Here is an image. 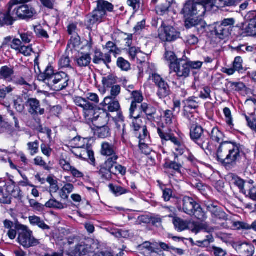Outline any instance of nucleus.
<instances>
[{
    "mask_svg": "<svg viewBox=\"0 0 256 256\" xmlns=\"http://www.w3.org/2000/svg\"><path fill=\"white\" fill-rule=\"evenodd\" d=\"M210 136L212 140L220 143L216 151L218 162L226 166L232 164L240 158V150L234 143L224 141V134L218 127H214Z\"/></svg>",
    "mask_w": 256,
    "mask_h": 256,
    "instance_id": "obj_1",
    "label": "nucleus"
},
{
    "mask_svg": "<svg viewBox=\"0 0 256 256\" xmlns=\"http://www.w3.org/2000/svg\"><path fill=\"white\" fill-rule=\"evenodd\" d=\"M206 12V8L200 0V2L188 1L186 3L181 13L185 18V26L187 28H194L198 34L205 31L206 24L202 19H198L195 16H202Z\"/></svg>",
    "mask_w": 256,
    "mask_h": 256,
    "instance_id": "obj_2",
    "label": "nucleus"
},
{
    "mask_svg": "<svg viewBox=\"0 0 256 256\" xmlns=\"http://www.w3.org/2000/svg\"><path fill=\"white\" fill-rule=\"evenodd\" d=\"M28 2L29 0H11L12 6L8 8V12L5 13L8 26L12 25L18 18L29 19L36 14L34 8L25 4Z\"/></svg>",
    "mask_w": 256,
    "mask_h": 256,
    "instance_id": "obj_3",
    "label": "nucleus"
},
{
    "mask_svg": "<svg viewBox=\"0 0 256 256\" xmlns=\"http://www.w3.org/2000/svg\"><path fill=\"white\" fill-rule=\"evenodd\" d=\"M38 78L40 80L43 81L56 91L65 89L70 80L68 76L65 72L54 73L52 66H48L44 72L40 74Z\"/></svg>",
    "mask_w": 256,
    "mask_h": 256,
    "instance_id": "obj_4",
    "label": "nucleus"
},
{
    "mask_svg": "<svg viewBox=\"0 0 256 256\" xmlns=\"http://www.w3.org/2000/svg\"><path fill=\"white\" fill-rule=\"evenodd\" d=\"M204 130L200 125L190 127V138L208 154H211L214 150L210 144L208 138L204 135Z\"/></svg>",
    "mask_w": 256,
    "mask_h": 256,
    "instance_id": "obj_5",
    "label": "nucleus"
},
{
    "mask_svg": "<svg viewBox=\"0 0 256 256\" xmlns=\"http://www.w3.org/2000/svg\"><path fill=\"white\" fill-rule=\"evenodd\" d=\"M182 202L183 212L190 216H194L202 221L206 220V216L205 212L201 206L192 198L184 196L182 198Z\"/></svg>",
    "mask_w": 256,
    "mask_h": 256,
    "instance_id": "obj_6",
    "label": "nucleus"
},
{
    "mask_svg": "<svg viewBox=\"0 0 256 256\" xmlns=\"http://www.w3.org/2000/svg\"><path fill=\"white\" fill-rule=\"evenodd\" d=\"M113 9L114 6L112 4L103 0H98L96 8L87 16L88 23L90 25H93L96 22H102L106 15V11L111 12Z\"/></svg>",
    "mask_w": 256,
    "mask_h": 256,
    "instance_id": "obj_7",
    "label": "nucleus"
},
{
    "mask_svg": "<svg viewBox=\"0 0 256 256\" xmlns=\"http://www.w3.org/2000/svg\"><path fill=\"white\" fill-rule=\"evenodd\" d=\"M87 100L78 96L74 98L75 104L82 108L85 113H93L97 108L96 104L99 102L98 96L94 93H88L87 94Z\"/></svg>",
    "mask_w": 256,
    "mask_h": 256,
    "instance_id": "obj_8",
    "label": "nucleus"
},
{
    "mask_svg": "<svg viewBox=\"0 0 256 256\" xmlns=\"http://www.w3.org/2000/svg\"><path fill=\"white\" fill-rule=\"evenodd\" d=\"M20 228L22 232L18 234V240L24 248H28L40 244L39 240L32 236V232L28 230L26 226L20 225Z\"/></svg>",
    "mask_w": 256,
    "mask_h": 256,
    "instance_id": "obj_9",
    "label": "nucleus"
},
{
    "mask_svg": "<svg viewBox=\"0 0 256 256\" xmlns=\"http://www.w3.org/2000/svg\"><path fill=\"white\" fill-rule=\"evenodd\" d=\"M170 70H174L178 78L185 79L189 76L190 70L188 64V59H179L176 62L170 66Z\"/></svg>",
    "mask_w": 256,
    "mask_h": 256,
    "instance_id": "obj_10",
    "label": "nucleus"
},
{
    "mask_svg": "<svg viewBox=\"0 0 256 256\" xmlns=\"http://www.w3.org/2000/svg\"><path fill=\"white\" fill-rule=\"evenodd\" d=\"M152 80L158 87L157 94L160 98H163L170 94V90L168 84L160 76L156 74L152 76Z\"/></svg>",
    "mask_w": 256,
    "mask_h": 256,
    "instance_id": "obj_11",
    "label": "nucleus"
},
{
    "mask_svg": "<svg viewBox=\"0 0 256 256\" xmlns=\"http://www.w3.org/2000/svg\"><path fill=\"white\" fill-rule=\"evenodd\" d=\"M232 246L242 256H252L254 252V245L246 242H234Z\"/></svg>",
    "mask_w": 256,
    "mask_h": 256,
    "instance_id": "obj_12",
    "label": "nucleus"
},
{
    "mask_svg": "<svg viewBox=\"0 0 256 256\" xmlns=\"http://www.w3.org/2000/svg\"><path fill=\"white\" fill-rule=\"evenodd\" d=\"M180 32L172 26H164L163 30L159 34L160 40L164 42H172L178 39Z\"/></svg>",
    "mask_w": 256,
    "mask_h": 256,
    "instance_id": "obj_13",
    "label": "nucleus"
},
{
    "mask_svg": "<svg viewBox=\"0 0 256 256\" xmlns=\"http://www.w3.org/2000/svg\"><path fill=\"white\" fill-rule=\"evenodd\" d=\"M29 108L28 112L32 115H42L44 112V108H40V102L35 98H29L26 103Z\"/></svg>",
    "mask_w": 256,
    "mask_h": 256,
    "instance_id": "obj_14",
    "label": "nucleus"
},
{
    "mask_svg": "<svg viewBox=\"0 0 256 256\" xmlns=\"http://www.w3.org/2000/svg\"><path fill=\"white\" fill-rule=\"evenodd\" d=\"M92 114L93 117L92 120L94 128H98L106 125H108V118L107 114L103 112L100 114H98V112H94L93 113H88V114Z\"/></svg>",
    "mask_w": 256,
    "mask_h": 256,
    "instance_id": "obj_15",
    "label": "nucleus"
},
{
    "mask_svg": "<svg viewBox=\"0 0 256 256\" xmlns=\"http://www.w3.org/2000/svg\"><path fill=\"white\" fill-rule=\"evenodd\" d=\"M60 164L64 171L70 172L74 178H80L84 176L82 172L72 166L70 162L66 160L60 159Z\"/></svg>",
    "mask_w": 256,
    "mask_h": 256,
    "instance_id": "obj_16",
    "label": "nucleus"
},
{
    "mask_svg": "<svg viewBox=\"0 0 256 256\" xmlns=\"http://www.w3.org/2000/svg\"><path fill=\"white\" fill-rule=\"evenodd\" d=\"M112 160H110V158L100 166L99 174L102 178L106 180L112 178Z\"/></svg>",
    "mask_w": 256,
    "mask_h": 256,
    "instance_id": "obj_17",
    "label": "nucleus"
},
{
    "mask_svg": "<svg viewBox=\"0 0 256 256\" xmlns=\"http://www.w3.org/2000/svg\"><path fill=\"white\" fill-rule=\"evenodd\" d=\"M178 156L175 155L174 160H168L164 165V168L168 170V172H169L170 170H174L173 173L171 174L172 176H174V174L176 172L182 174L181 169L182 168V164L178 160H176Z\"/></svg>",
    "mask_w": 256,
    "mask_h": 256,
    "instance_id": "obj_18",
    "label": "nucleus"
},
{
    "mask_svg": "<svg viewBox=\"0 0 256 256\" xmlns=\"http://www.w3.org/2000/svg\"><path fill=\"white\" fill-rule=\"evenodd\" d=\"M93 62L96 64L103 62L109 68L108 64L112 62L111 56L110 53L103 54L100 50H96L93 58Z\"/></svg>",
    "mask_w": 256,
    "mask_h": 256,
    "instance_id": "obj_19",
    "label": "nucleus"
},
{
    "mask_svg": "<svg viewBox=\"0 0 256 256\" xmlns=\"http://www.w3.org/2000/svg\"><path fill=\"white\" fill-rule=\"evenodd\" d=\"M140 109L146 116L148 120L151 122L154 120V116L156 113V107L146 103H142L140 105Z\"/></svg>",
    "mask_w": 256,
    "mask_h": 256,
    "instance_id": "obj_20",
    "label": "nucleus"
},
{
    "mask_svg": "<svg viewBox=\"0 0 256 256\" xmlns=\"http://www.w3.org/2000/svg\"><path fill=\"white\" fill-rule=\"evenodd\" d=\"M103 102L104 106H107V108L110 112H118L120 109L118 100L116 98L106 97Z\"/></svg>",
    "mask_w": 256,
    "mask_h": 256,
    "instance_id": "obj_21",
    "label": "nucleus"
},
{
    "mask_svg": "<svg viewBox=\"0 0 256 256\" xmlns=\"http://www.w3.org/2000/svg\"><path fill=\"white\" fill-rule=\"evenodd\" d=\"M149 138L148 136V132L146 126H144L142 128V134H140L138 136L139 140V147L142 152L146 154H148L150 153V150L148 146L144 142V140Z\"/></svg>",
    "mask_w": 256,
    "mask_h": 256,
    "instance_id": "obj_22",
    "label": "nucleus"
},
{
    "mask_svg": "<svg viewBox=\"0 0 256 256\" xmlns=\"http://www.w3.org/2000/svg\"><path fill=\"white\" fill-rule=\"evenodd\" d=\"M118 158V157L117 155H114L112 157L110 158V160H112L114 162L112 168V174L117 175L121 174L122 175H124L126 172V170L124 166L117 163Z\"/></svg>",
    "mask_w": 256,
    "mask_h": 256,
    "instance_id": "obj_23",
    "label": "nucleus"
},
{
    "mask_svg": "<svg viewBox=\"0 0 256 256\" xmlns=\"http://www.w3.org/2000/svg\"><path fill=\"white\" fill-rule=\"evenodd\" d=\"M90 250V247L82 242L76 246L72 253L74 256H81L86 255Z\"/></svg>",
    "mask_w": 256,
    "mask_h": 256,
    "instance_id": "obj_24",
    "label": "nucleus"
},
{
    "mask_svg": "<svg viewBox=\"0 0 256 256\" xmlns=\"http://www.w3.org/2000/svg\"><path fill=\"white\" fill-rule=\"evenodd\" d=\"M206 10H211L214 7L222 8L224 7V4L222 0H202Z\"/></svg>",
    "mask_w": 256,
    "mask_h": 256,
    "instance_id": "obj_25",
    "label": "nucleus"
},
{
    "mask_svg": "<svg viewBox=\"0 0 256 256\" xmlns=\"http://www.w3.org/2000/svg\"><path fill=\"white\" fill-rule=\"evenodd\" d=\"M215 35L220 40H224L230 34L229 28H225L220 24H216L214 26Z\"/></svg>",
    "mask_w": 256,
    "mask_h": 256,
    "instance_id": "obj_26",
    "label": "nucleus"
},
{
    "mask_svg": "<svg viewBox=\"0 0 256 256\" xmlns=\"http://www.w3.org/2000/svg\"><path fill=\"white\" fill-rule=\"evenodd\" d=\"M101 154L103 156H110L109 158L116 155L114 146L107 142H104L102 144Z\"/></svg>",
    "mask_w": 256,
    "mask_h": 256,
    "instance_id": "obj_27",
    "label": "nucleus"
},
{
    "mask_svg": "<svg viewBox=\"0 0 256 256\" xmlns=\"http://www.w3.org/2000/svg\"><path fill=\"white\" fill-rule=\"evenodd\" d=\"M94 134L98 138H106L110 136V128L108 125L98 128H94Z\"/></svg>",
    "mask_w": 256,
    "mask_h": 256,
    "instance_id": "obj_28",
    "label": "nucleus"
},
{
    "mask_svg": "<svg viewBox=\"0 0 256 256\" xmlns=\"http://www.w3.org/2000/svg\"><path fill=\"white\" fill-rule=\"evenodd\" d=\"M158 133L160 138H161L162 142H167L170 140V138H172V130L168 128H166V127L162 126L160 128H158L157 129Z\"/></svg>",
    "mask_w": 256,
    "mask_h": 256,
    "instance_id": "obj_29",
    "label": "nucleus"
},
{
    "mask_svg": "<svg viewBox=\"0 0 256 256\" xmlns=\"http://www.w3.org/2000/svg\"><path fill=\"white\" fill-rule=\"evenodd\" d=\"M176 229L178 232H182L189 228L188 222L179 218H174L172 220Z\"/></svg>",
    "mask_w": 256,
    "mask_h": 256,
    "instance_id": "obj_30",
    "label": "nucleus"
},
{
    "mask_svg": "<svg viewBox=\"0 0 256 256\" xmlns=\"http://www.w3.org/2000/svg\"><path fill=\"white\" fill-rule=\"evenodd\" d=\"M14 72L12 68L8 66H2L0 69V78L10 82L12 80V76Z\"/></svg>",
    "mask_w": 256,
    "mask_h": 256,
    "instance_id": "obj_31",
    "label": "nucleus"
},
{
    "mask_svg": "<svg viewBox=\"0 0 256 256\" xmlns=\"http://www.w3.org/2000/svg\"><path fill=\"white\" fill-rule=\"evenodd\" d=\"M91 60L92 58L89 54H82L76 58V61L78 66L86 67L90 64Z\"/></svg>",
    "mask_w": 256,
    "mask_h": 256,
    "instance_id": "obj_32",
    "label": "nucleus"
},
{
    "mask_svg": "<svg viewBox=\"0 0 256 256\" xmlns=\"http://www.w3.org/2000/svg\"><path fill=\"white\" fill-rule=\"evenodd\" d=\"M182 102L184 104V109H186V108L191 109H196L198 108V98L194 96L190 97L184 100Z\"/></svg>",
    "mask_w": 256,
    "mask_h": 256,
    "instance_id": "obj_33",
    "label": "nucleus"
},
{
    "mask_svg": "<svg viewBox=\"0 0 256 256\" xmlns=\"http://www.w3.org/2000/svg\"><path fill=\"white\" fill-rule=\"evenodd\" d=\"M30 224L32 225H36L43 230H49L50 226L46 224L41 218L37 216H31L29 217Z\"/></svg>",
    "mask_w": 256,
    "mask_h": 256,
    "instance_id": "obj_34",
    "label": "nucleus"
},
{
    "mask_svg": "<svg viewBox=\"0 0 256 256\" xmlns=\"http://www.w3.org/2000/svg\"><path fill=\"white\" fill-rule=\"evenodd\" d=\"M189 228L191 230L192 232L196 234L202 230H207L208 226L205 223L192 222Z\"/></svg>",
    "mask_w": 256,
    "mask_h": 256,
    "instance_id": "obj_35",
    "label": "nucleus"
},
{
    "mask_svg": "<svg viewBox=\"0 0 256 256\" xmlns=\"http://www.w3.org/2000/svg\"><path fill=\"white\" fill-rule=\"evenodd\" d=\"M184 116L189 122L190 126H198V116L196 114L186 112V109L184 110Z\"/></svg>",
    "mask_w": 256,
    "mask_h": 256,
    "instance_id": "obj_36",
    "label": "nucleus"
},
{
    "mask_svg": "<svg viewBox=\"0 0 256 256\" xmlns=\"http://www.w3.org/2000/svg\"><path fill=\"white\" fill-rule=\"evenodd\" d=\"M85 141L86 139L80 136H76L71 140L70 144L73 146L74 148H81L84 150V148H86L85 146Z\"/></svg>",
    "mask_w": 256,
    "mask_h": 256,
    "instance_id": "obj_37",
    "label": "nucleus"
},
{
    "mask_svg": "<svg viewBox=\"0 0 256 256\" xmlns=\"http://www.w3.org/2000/svg\"><path fill=\"white\" fill-rule=\"evenodd\" d=\"M226 87L230 91H240L243 90L245 86L242 82H228L226 84Z\"/></svg>",
    "mask_w": 256,
    "mask_h": 256,
    "instance_id": "obj_38",
    "label": "nucleus"
},
{
    "mask_svg": "<svg viewBox=\"0 0 256 256\" xmlns=\"http://www.w3.org/2000/svg\"><path fill=\"white\" fill-rule=\"evenodd\" d=\"M110 191L116 196L126 194L128 190L124 188L110 184L108 185Z\"/></svg>",
    "mask_w": 256,
    "mask_h": 256,
    "instance_id": "obj_39",
    "label": "nucleus"
},
{
    "mask_svg": "<svg viewBox=\"0 0 256 256\" xmlns=\"http://www.w3.org/2000/svg\"><path fill=\"white\" fill-rule=\"evenodd\" d=\"M116 77L113 74H109L103 77L102 82L104 87L110 88L116 83Z\"/></svg>",
    "mask_w": 256,
    "mask_h": 256,
    "instance_id": "obj_40",
    "label": "nucleus"
},
{
    "mask_svg": "<svg viewBox=\"0 0 256 256\" xmlns=\"http://www.w3.org/2000/svg\"><path fill=\"white\" fill-rule=\"evenodd\" d=\"M170 4L166 3L158 6L156 8V11L158 14L160 16H164L168 14L170 11Z\"/></svg>",
    "mask_w": 256,
    "mask_h": 256,
    "instance_id": "obj_41",
    "label": "nucleus"
},
{
    "mask_svg": "<svg viewBox=\"0 0 256 256\" xmlns=\"http://www.w3.org/2000/svg\"><path fill=\"white\" fill-rule=\"evenodd\" d=\"M76 156L78 157H79L80 158H86V156H88L91 161L92 164H94L95 162V158L94 157V153L92 151L88 150L86 148H84V150H82V152L80 153V154H76Z\"/></svg>",
    "mask_w": 256,
    "mask_h": 256,
    "instance_id": "obj_42",
    "label": "nucleus"
},
{
    "mask_svg": "<svg viewBox=\"0 0 256 256\" xmlns=\"http://www.w3.org/2000/svg\"><path fill=\"white\" fill-rule=\"evenodd\" d=\"M44 206L48 208H53L57 209H62L64 208V205L60 202L57 201L54 198H51L47 202Z\"/></svg>",
    "mask_w": 256,
    "mask_h": 256,
    "instance_id": "obj_43",
    "label": "nucleus"
},
{
    "mask_svg": "<svg viewBox=\"0 0 256 256\" xmlns=\"http://www.w3.org/2000/svg\"><path fill=\"white\" fill-rule=\"evenodd\" d=\"M133 118L132 122V128H133L134 132H138L140 130V128L144 127H142V120L140 118L139 115L138 114L136 116H131Z\"/></svg>",
    "mask_w": 256,
    "mask_h": 256,
    "instance_id": "obj_44",
    "label": "nucleus"
},
{
    "mask_svg": "<svg viewBox=\"0 0 256 256\" xmlns=\"http://www.w3.org/2000/svg\"><path fill=\"white\" fill-rule=\"evenodd\" d=\"M8 190L10 192V190H12L10 194L16 198L21 199L22 195L21 194V190L18 186H8Z\"/></svg>",
    "mask_w": 256,
    "mask_h": 256,
    "instance_id": "obj_45",
    "label": "nucleus"
},
{
    "mask_svg": "<svg viewBox=\"0 0 256 256\" xmlns=\"http://www.w3.org/2000/svg\"><path fill=\"white\" fill-rule=\"evenodd\" d=\"M242 62L243 60L240 56H236L233 62V67L239 72H242V71L245 70L242 66Z\"/></svg>",
    "mask_w": 256,
    "mask_h": 256,
    "instance_id": "obj_46",
    "label": "nucleus"
},
{
    "mask_svg": "<svg viewBox=\"0 0 256 256\" xmlns=\"http://www.w3.org/2000/svg\"><path fill=\"white\" fill-rule=\"evenodd\" d=\"M117 65L123 70L127 71L130 68V64L122 57L118 58L117 60Z\"/></svg>",
    "mask_w": 256,
    "mask_h": 256,
    "instance_id": "obj_47",
    "label": "nucleus"
},
{
    "mask_svg": "<svg viewBox=\"0 0 256 256\" xmlns=\"http://www.w3.org/2000/svg\"><path fill=\"white\" fill-rule=\"evenodd\" d=\"M58 64L61 68H72L70 60L68 56H62L59 60Z\"/></svg>",
    "mask_w": 256,
    "mask_h": 256,
    "instance_id": "obj_48",
    "label": "nucleus"
},
{
    "mask_svg": "<svg viewBox=\"0 0 256 256\" xmlns=\"http://www.w3.org/2000/svg\"><path fill=\"white\" fill-rule=\"evenodd\" d=\"M112 234L118 238H128L131 236V234L129 230H118Z\"/></svg>",
    "mask_w": 256,
    "mask_h": 256,
    "instance_id": "obj_49",
    "label": "nucleus"
},
{
    "mask_svg": "<svg viewBox=\"0 0 256 256\" xmlns=\"http://www.w3.org/2000/svg\"><path fill=\"white\" fill-rule=\"evenodd\" d=\"M106 48L109 50V52L108 53H113L115 54H119L120 50L116 46V44L112 42H108L106 44Z\"/></svg>",
    "mask_w": 256,
    "mask_h": 256,
    "instance_id": "obj_50",
    "label": "nucleus"
},
{
    "mask_svg": "<svg viewBox=\"0 0 256 256\" xmlns=\"http://www.w3.org/2000/svg\"><path fill=\"white\" fill-rule=\"evenodd\" d=\"M166 59L170 62L169 66L170 68V66L172 64L176 62L179 59H177L174 52H166L165 54Z\"/></svg>",
    "mask_w": 256,
    "mask_h": 256,
    "instance_id": "obj_51",
    "label": "nucleus"
},
{
    "mask_svg": "<svg viewBox=\"0 0 256 256\" xmlns=\"http://www.w3.org/2000/svg\"><path fill=\"white\" fill-rule=\"evenodd\" d=\"M246 32L248 36H253L256 34V24L252 22L249 24L245 28Z\"/></svg>",
    "mask_w": 256,
    "mask_h": 256,
    "instance_id": "obj_52",
    "label": "nucleus"
},
{
    "mask_svg": "<svg viewBox=\"0 0 256 256\" xmlns=\"http://www.w3.org/2000/svg\"><path fill=\"white\" fill-rule=\"evenodd\" d=\"M28 146L32 155H34L38 153V142L37 140L32 142H28Z\"/></svg>",
    "mask_w": 256,
    "mask_h": 256,
    "instance_id": "obj_53",
    "label": "nucleus"
},
{
    "mask_svg": "<svg viewBox=\"0 0 256 256\" xmlns=\"http://www.w3.org/2000/svg\"><path fill=\"white\" fill-rule=\"evenodd\" d=\"M34 164L37 166H43L44 169L46 170H50L52 168L47 166L45 162L42 160V157L37 156L34 160Z\"/></svg>",
    "mask_w": 256,
    "mask_h": 256,
    "instance_id": "obj_54",
    "label": "nucleus"
},
{
    "mask_svg": "<svg viewBox=\"0 0 256 256\" xmlns=\"http://www.w3.org/2000/svg\"><path fill=\"white\" fill-rule=\"evenodd\" d=\"M133 100L132 101L137 102L138 104H141L143 101L144 98L142 93L139 91H133L132 93Z\"/></svg>",
    "mask_w": 256,
    "mask_h": 256,
    "instance_id": "obj_55",
    "label": "nucleus"
},
{
    "mask_svg": "<svg viewBox=\"0 0 256 256\" xmlns=\"http://www.w3.org/2000/svg\"><path fill=\"white\" fill-rule=\"evenodd\" d=\"M224 113L226 117V124L230 126H233L231 112L230 108H225L224 109Z\"/></svg>",
    "mask_w": 256,
    "mask_h": 256,
    "instance_id": "obj_56",
    "label": "nucleus"
},
{
    "mask_svg": "<svg viewBox=\"0 0 256 256\" xmlns=\"http://www.w3.org/2000/svg\"><path fill=\"white\" fill-rule=\"evenodd\" d=\"M14 107L19 113H22L24 110V105L21 99H18L14 101Z\"/></svg>",
    "mask_w": 256,
    "mask_h": 256,
    "instance_id": "obj_57",
    "label": "nucleus"
},
{
    "mask_svg": "<svg viewBox=\"0 0 256 256\" xmlns=\"http://www.w3.org/2000/svg\"><path fill=\"white\" fill-rule=\"evenodd\" d=\"M212 216L215 218H216L222 220H227L226 214L220 208L215 212V214Z\"/></svg>",
    "mask_w": 256,
    "mask_h": 256,
    "instance_id": "obj_58",
    "label": "nucleus"
},
{
    "mask_svg": "<svg viewBox=\"0 0 256 256\" xmlns=\"http://www.w3.org/2000/svg\"><path fill=\"white\" fill-rule=\"evenodd\" d=\"M34 31L40 38H48L49 37L47 32L40 26L36 27Z\"/></svg>",
    "mask_w": 256,
    "mask_h": 256,
    "instance_id": "obj_59",
    "label": "nucleus"
},
{
    "mask_svg": "<svg viewBox=\"0 0 256 256\" xmlns=\"http://www.w3.org/2000/svg\"><path fill=\"white\" fill-rule=\"evenodd\" d=\"M234 226L238 230H250V224L242 222H236L234 223Z\"/></svg>",
    "mask_w": 256,
    "mask_h": 256,
    "instance_id": "obj_60",
    "label": "nucleus"
},
{
    "mask_svg": "<svg viewBox=\"0 0 256 256\" xmlns=\"http://www.w3.org/2000/svg\"><path fill=\"white\" fill-rule=\"evenodd\" d=\"M234 184L239 188L241 192L246 194V192L244 188V180L239 178H236L234 179Z\"/></svg>",
    "mask_w": 256,
    "mask_h": 256,
    "instance_id": "obj_61",
    "label": "nucleus"
},
{
    "mask_svg": "<svg viewBox=\"0 0 256 256\" xmlns=\"http://www.w3.org/2000/svg\"><path fill=\"white\" fill-rule=\"evenodd\" d=\"M12 90L10 86L4 87L0 89V102L2 101L6 96L8 94H9Z\"/></svg>",
    "mask_w": 256,
    "mask_h": 256,
    "instance_id": "obj_62",
    "label": "nucleus"
},
{
    "mask_svg": "<svg viewBox=\"0 0 256 256\" xmlns=\"http://www.w3.org/2000/svg\"><path fill=\"white\" fill-rule=\"evenodd\" d=\"M30 206L37 210H41L44 208V206L37 202L36 200L30 199L29 200Z\"/></svg>",
    "mask_w": 256,
    "mask_h": 256,
    "instance_id": "obj_63",
    "label": "nucleus"
},
{
    "mask_svg": "<svg viewBox=\"0 0 256 256\" xmlns=\"http://www.w3.org/2000/svg\"><path fill=\"white\" fill-rule=\"evenodd\" d=\"M164 118L167 124H171L172 122V119L174 118L172 112L170 110H166Z\"/></svg>",
    "mask_w": 256,
    "mask_h": 256,
    "instance_id": "obj_64",
    "label": "nucleus"
}]
</instances>
